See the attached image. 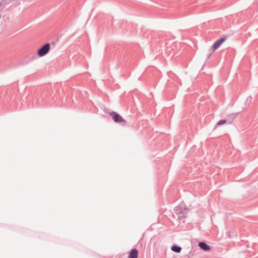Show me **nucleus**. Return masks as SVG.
Instances as JSON below:
<instances>
[{"label":"nucleus","instance_id":"obj_3","mask_svg":"<svg viewBox=\"0 0 258 258\" xmlns=\"http://www.w3.org/2000/svg\"><path fill=\"white\" fill-rule=\"evenodd\" d=\"M226 39L225 38H222L216 41L213 45V51L217 50Z\"/></svg>","mask_w":258,"mask_h":258},{"label":"nucleus","instance_id":"obj_6","mask_svg":"<svg viewBox=\"0 0 258 258\" xmlns=\"http://www.w3.org/2000/svg\"><path fill=\"white\" fill-rule=\"evenodd\" d=\"M171 249H172V250H173L174 252H179L181 251V248L179 246H176V245H173Z\"/></svg>","mask_w":258,"mask_h":258},{"label":"nucleus","instance_id":"obj_8","mask_svg":"<svg viewBox=\"0 0 258 258\" xmlns=\"http://www.w3.org/2000/svg\"><path fill=\"white\" fill-rule=\"evenodd\" d=\"M175 210L176 211V212L177 213L178 211V207H177L175 209Z\"/></svg>","mask_w":258,"mask_h":258},{"label":"nucleus","instance_id":"obj_7","mask_svg":"<svg viewBox=\"0 0 258 258\" xmlns=\"http://www.w3.org/2000/svg\"><path fill=\"white\" fill-rule=\"evenodd\" d=\"M227 121L225 119L220 120L216 123V126H220L226 123Z\"/></svg>","mask_w":258,"mask_h":258},{"label":"nucleus","instance_id":"obj_4","mask_svg":"<svg viewBox=\"0 0 258 258\" xmlns=\"http://www.w3.org/2000/svg\"><path fill=\"white\" fill-rule=\"evenodd\" d=\"M199 246L205 251H209L211 249L210 246L204 242H199Z\"/></svg>","mask_w":258,"mask_h":258},{"label":"nucleus","instance_id":"obj_1","mask_svg":"<svg viewBox=\"0 0 258 258\" xmlns=\"http://www.w3.org/2000/svg\"><path fill=\"white\" fill-rule=\"evenodd\" d=\"M50 49V45L49 43H46L42 47H41L38 51H37V55L42 57L46 54H47L49 51Z\"/></svg>","mask_w":258,"mask_h":258},{"label":"nucleus","instance_id":"obj_2","mask_svg":"<svg viewBox=\"0 0 258 258\" xmlns=\"http://www.w3.org/2000/svg\"><path fill=\"white\" fill-rule=\"evenodd\" d=\"M110 116L112 117L113 120L117 123H122L125 122V120L123 118V117L120 116L119 114L115 112H112L110 114Z\"/></svg>","mask_w":258,"mask_h":258},{"label":"nucleus","instance_id":"obj_5","mask_svg":"<svg viewBox=\"0 0 258 258\" xmlns=\"http://www.w3.org/2000/svg\"><path fill=\"white\" fill-rule=\"evenodd\" d=\"M138 253V250L136 248L133 249L129 254L128 258H137Z\"/></svg>","mask_w":258,"mask_h":258}]
</instances>
